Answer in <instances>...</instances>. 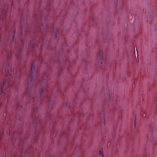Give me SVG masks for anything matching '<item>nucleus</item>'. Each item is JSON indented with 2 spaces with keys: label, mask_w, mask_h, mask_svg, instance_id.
I'll list each match as a JSON object with an SVG mask.
<instances>
[{
  "label": "nucleus",
  "mask_w": 157,
  "mask_h": 157,
  "mask_svg": "<svg viewBox=\"0 0 157 157\" xmlns=\"http://www.w3.org/2000/svg\"><path fill=\"white\" fill-rule=\"evenodd\" d=\"M2 73L4 75L6 76L7 79H9V80H7V81L4 80L2 85V86L1 88V94L2 95V99L4 98L5 96L6 95L7 91V88L5 86L6 82L9 86H12L13 87H16L18 84V82L16 80L17 76L13 80V77H12V68L7 63L4 64V66L2 70Z\"/></svg>",
  "instance_id": "obj_1"
},
{
  "label": "nucleus",
  "mask_w": 157,
  "mask_h": 157,
  "mask_svg": "<svg viewBox=\"0 0 157 157\" xmlns=\"http://www.w3.org/2000/svg\"><path fill=\"white\" fill-rule=\"evenodd\" d=\"M38 72V67L33 63L31 65V75L30 77L31 82H34L37 79V74Z\"/></svg>",
  "instance_id": "obj_2"
},
{
  "label": "nucleus",
  "mask_w": 157,
  "mask_h": 157,
  "mask_svg": "<svg viewBox=\"0 0 157 157\" xmlns=\"http://www.w3.org/2000/svg\"><path fill=\"white\" fill-rule=\"evenodd\" d=\"M37 109V107L34 106L33 109V113L32 114L31 120L33 123L35 122L36 124L37 125V123H40L39 120V114L36 112V110Z\"/></svg>",
  "instance_id": "obj_3"
},
{
  "label": "nucleus",
  "mask_w": 157,
  "mask_h": 157,
  "mask_svg": "<svg viewBox=\"0 0 157 157\" xmlns=\"http://www.w3.org/2000/svg\"><path fill=\"white\" fill-rule=\"evenodd\" d=\"M28 87L27 88L26 95L28 96L27 101H33L34 100V94L32 92L31 87L29 86V83H27Z\"/></svg>",
  "instance_id": "obj_4"
},
{
  "label": "nucleus",
  "mask_w": 157,
  "mask_h": 157,
  "mask_svg": "<svg viewBox=\"0 0 157 157\" xmlns=\"http://www.w3.org/2000/svg\"><path fill=\"white\" fill-rule=\"evenodd\" d=\"M49 79V78L48 77V76L47 75H46L44 77V78L42 80V81L41 83H42V85L40 87V88L39 89V93L40 94H42V93L43 92V91L44 89H45V88L44 87V88H43V84L44 83L45 84H47V82Z\"/></svg>",
  "instance_id": "obj_5"
},
{
  "label": "nucleus",
  "mask_w": 157,
  "mask_h": 157,
  "mask_svg": "<svg viewBox=\"0 0 157 157\" xmlns=\"http://www.w3.org/2000/svg\"><path fill=\"white\" fill-rule=\"evenodd\" d=\"M102 52L101 51H100L98 59L97 61V67H100L102 64Z\"/></svg>",
  "instance_id": "obj_6"
},
{
  "label": "nucleus",
  "mask_w": 157,
  "mask_h": 157,
  "mask_svg": "<svg viewBox=\"0 0 157 157\" xmlns=\"http://www.w3.org/2000/svg\"><path fill=\"white\" fill-rule=\"evenodd\" d=\"M50 96V94H48L47 96V98L49 101V103L48 104V108L49 109H51L52 108V107L54 105V101H52V99H49V97Z\"/></svg>",
  "instance_id": "obj_7"
},
{
  "label": "nucleus",
  "mask_w": 157,
  "mask_h": 157,
  "mask_svg": "<svg viewBox=\"0 0 157 157\" xmlns=\"http://www.w3.org/2000/svg\"><path fill=\"white\" fill-rule=\"evenodd\" d=\"M20 50H19L18 52H16L15 54V56H16L17 58L18 59L19 58L20 56Z\"/></svg>",
  "instance_id": "obj_8"
},
{
  "label": "nucleus",
  "mask_w": 157,
  "mask_h": 157,
  "mask_svg": "<svg viewBox=\"0 0 157 157\" xmlns=\"http://www.w3.org/2000/svg\"><path fill=\"white\" fill-rule=\"evenodd\" d=\"M99 155L100 157H103V151L102 150L100 151Z\"/></svg>",
  "instance_id": "obj_9"
},
{
  "label": "nucleus",
  "mask_w": 157,
  "mask_h": 157,
  "mask_svg": "<svg viewBox=\"0 0 157 157\" xmlns=\"http://www.w3.org/2000/svg\"><path fill=\"white\" fill-rule=\"evenodd\" d=\"M12 53L11 52H9L7 54V57L8 59H10V58Z\"/></svg>",
  "instance_id": "obj_10"
},
{
  "label": "nucleus",
  "mask_w": 157,
  "mask_h": 157,
  "mask_svg": "<svg viewBox=\"0 0 157 157\" xmlns=\"http://www.w3.org/2000/svg\"><path fill=\"white\" fill-rule=\"evenodd\" d=\"M30 47H31L32 48H33V46H34V45H33V43H32V42H31L30 43Z\"/></svg>",
  "instance_id": "obj_11"
},
{
  "label": "nucleus",
  "mask_w": 157,
  "mask_h": 157,
  "mask_svg": "<svg viewBox=\"0 0 157 157\" xmlns=\"http://www.w3.org/2000/svg\"><path fill=\"white\" fill-rule=\"evenodd\" d=\"M69 103H67V104H66V106H68L69 108L70 107L69 106Z\"/></svg>",
  "instance_id": "obj_12"
},
{
  "label": "nucleus",
  "mask_w": 157,
  "mask_h": 157,
  "mask_svg": "<svg viewBox=\"0 0 157 157\" xmlns=\"http://www.w3.org/2000/svg\"><path fill=\"white\" fill-rule=\"evenodd\" d=\"M41 60H42V59H41V58H40V59H39V62H41Z\"/></svg>",
  "instance_id": "obj_13"
},
{
  "label": "nucleus",
  "mask_w": 157,
  "mask_h": 157,
  "mask_svg": "<svg viewBox=\"0 0 157 157\" xmlns=\"http://www.w3.org/2000/svg\"><path fill=\"white\" fill-rule=\"evenodd\" d=\"M3 20V18L2 17H1L0 18V20L2 21Z\"/></svg>",
  "instance_id": "obj_14"
},
{
  "label": "nucleus",
  "mask_w": 157,
  "mask_h": 157,
  "mask_svg": "<svg viewBox=\"0 0 157 157\" xmlns=\"http://www.w3.org/2000/svg\"><path fill=\"white\" fill-rule=\"evenodd\" d=\"M56 32L55 33V37H56Z\"/></svg>",
  "instance_id": "obj_15"
},
{
  "label": "nucleus",
  "mask_w": 157,
  "mask_h": 157,
  "mask_svg": "<svg viewBox=\"0 0 157 157\" xmlns=\"http://www.w3.org/2000/svg\"><path fill=\"white\" fill-rule=\"evenodd\" d=\"M92 20L93 21H94V19H92Z\"/></svg>",
  "instance_id": "obj_16"
},
{
  "label": "nucleus",
  "mask_w": 157,
  "mask_h": 157,
  "mask_svg": "<svg viewBox=\"0 0 157 157\" xmlns=\"http://www.w3.org/2000/svg\"><path fill=\"white\" fill-rule=\"evenodd\" d=\"M19 120L20 121H21V117H20V118H19Z\"/></svg>",
  "instance_id": "obj_17"
},
{
  "label": "nucleus",
  "mask_w": 157,
  "mask_h": 157,
  "mask_svg": "<svg viewBox=\"0 0 157 157\" xmlns=\"http://www.w3.org/2000/svg\"><path fill=\"white\" fill-rule=\"evenodd\" d=\"M41 26H43V23H42V24H41Z\"/></svg>",
  "instance_id": "obj_18"
},
{
  "label": "nucleus",
  "mask_w": 157,
  "mask_h": 157,
  "mask_svg": "<svg viewBox=\"0 0 157 157\" xmlns=\"http://www.w3.org/2000/svg\"><path fill=\"white\" fill-rule=\"evenodd\" d=\"M57 32H58V29H57Z\"/></svg>",
  "instance_id": "obj_19"
},
{
  "label": "nucleus",
  "mask_w": 157,
  "mask_h": 157,
  "mask_svg": "<svg viewBox=\"0 0 157 157\" xmlns=\"http://www.w3.org/2000/svg\"><path fill=\"white\" fill-rule=\"evenodd\" d=\"M30 47H31V48H32V47H30Z\"/></svg>",
  "instance_id": "obj_20"
},
{
  "label": "nucleus",
  "mask_w": 157,
  "mask_h": 157,
  "mask_svg": "<svg viewBox=\"0 0 157 157\" xmlns=\"http://www.w3.org/2000/svg\"><path fill=\"white\" fill-rule=\"evenodd\" d=\"M135 126H136V123H135Z\"/></svg>",
  "instance_id": "obj_21"
},
{
  "label": "nucleus",
  "mask_w": 157,
  "mask_h": 157,
  "mask_svg": "<svg viewBox=\"0 0 157 157\" xmlns=\"http://www.w3.org/2000/svg\"><path fill=\"white\" fill-rule=\"evenodd\" d=\"M122 1H123L124 0H121Z\"/></svg>",
  "instance_id": "obj_22"
},
{
  "label": "nucleus",
  "mask_w": 157,
  "mask_h": 157,
  "mask_svg": "<svg viewBox=\"0 0 157 157\" xmlns=\"http://www.w3.org/2000/svg\"><path fill=\"white\" fill-rule=\"evenodd\" d=\"M14 157H15V156H14Z\"/></svg>",
  "instance_id": "obj_23"
}]
</instances>
